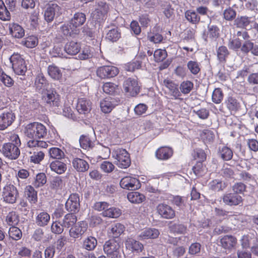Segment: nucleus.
Masks as SVG:
<instances>
[{"label": "nucleus", "mask_w": 258, "mask_h": 258, "mask_svg": "<svg viewBox=\"0 0 258 258\" xmlns=\"http://www.w3.org/2000/svg\"><path fill=\"white\" fill-rule=\"evenodd\" d=\"M25 135L30 139L27 146L29 148H47L48 145L46 142L38 139L44 138L47 135V128L42 123L38 122L29 123L24 130Z\"/></svg>", "instance_id": "nucleus-1"}, {"label": "nucleus", "mask_w": 258, "mask_h": 258, "mask_svg": "<svg viewBox=\"0 0 258 258\" xmlns=\"http://www.w3.org/2000/svg\"><path fill=\"white\" fill-rule=\"evenodd\" d=\"M7 138L8 142L3 144L0 152L6 158L10 160H16L20 155V138L18 134L14 133L9 134Z\"/></svg>", "instance_id": "nucleus-2"}, {"label": "nucleus", "mask_w": 258, "mask_h": 258, "mask_svg": "<svg viewBox=\"0 0 258 258\" xmlns=\"http://www.w3.org/2000/svg\"><path fill=\"white\" fill-rule=\"evenodd\" d=\"M12 69L17 75L24 76L27 71L25 59L18 53H14L10 58Z\"/></svg>", "instance_id": "nucleus-3"}, {"label": "nucleus", "mask_w": 258, "mask_h": 258, "mask_svg": "<svg viewBox=\"0 0 258 258\" xmlns=\"http://www.w3.org/2000/svg\"><path fill=\"white\" fill-rule=\"evenodd\" d=\"M120 242L115 239H109L103 245V250L108 258H121Z\"/></svg>", "instance_id": "nucleus-4"}, {"label": "nucleus", "mask_w": 258, "mask_h": 258, "mask_svg": "<svg viewBox=\"0 0 258 258\" xmlns=\"http://www.w3.org/2000/svg\"><path fill=\"white\" fill-rule=\"evenodd\" d=\"M17 188L12 184H7L3 188L2 197L4 202L7 204H13L19 197Z\"/></svg>", "instance_id": "nucleus-5"}, {"label": "nucleus", "mask_w": 258, "mask_h": 258, "mask_svg": "<svg viewBox=\"0 0 258 258\" xmlns=\"http://www.w3.org/2000/svg\"><path fill=\"white\" fill-rule=\"evenodd\" d=\"M119 72V69L117 67L110 65L100 67L96 71L97 76L103 79L114 78L118 74Z\"/></svg>", "instance_id": "nucleus-6"}, {"label": "nucleus", "mask_w": 258, "mask_h": 258, "mask_svg": "<svg viewBox=\"0 0 258 258\" xmlns=\"http://www.w3.org/2000/svg\"><path fill=\"white\" fill-rule=\"evenodd\" d=\"M115 158L116 165L118 167L125 169L128 167L131 163L129 153L125 149H119L115 151Z\"/></svg>", "instance_id": "nucleus-7"}, {"label": "nucleus", "mask_w": 258, "mask_h": 258, "mask_svg": "<svg viewBox=\"0 0 258 258\" xmlns=\"http://www.w3.org/2000/svg\"><path fill=\"white\" fill-rule=\"evenodd\" d=\"M125 92L129 96L135 97L140 92V87L137 79L128 78L126 79L123 84Z\"/></svg>", "instance_id": "nucleus-8"}, {"label": "nucleus", "mask_w": 258, "mask_h": 258, "mask_svg": "<svg viewBox=\"0 0 258 258\" xmlns=\"http://www.w3.org/2000/svg\"><path fill=\"white\" fill-rule=\"evenodd\" d=\"M219 242L225 252L229 253L236 248L237 239L232 235H225L220 238Z\"/></svg>", "instance_id": "nucleus-9"}, {"label": "nucleus", "mask_w": 258, "mask_h": 258, "mask_svg": "<svg viewBox=\"0 0 258 258\" xmlns=\"http://www.w3.org/2000/svg\"><path fill=\"white\" fill-rule=\"evenodd\" d=\"M223 202L229 206H237L242 205L243 202V199L239 195L233 192L225 193L222 197Z\"/></svg>", "instance_id": "nucleus-10"}, {"label": "nucleus", "mask_w": 258, "mask_h": 258, "mask_svg": "<svg viewBox=\"0 0 258 258\" xmlns=\"http://www.w3.org/2000/svg\"><path fill=\"white\" fill-rule=\"evenodd\" d=\"M156 210L158 214L163 219H171L175 217V210L172 207L165 203L159 204Z\"/></svg>", "instance_id": "nucleus-11"}, {"label": "nucleus", "mask_w": 258, "mask_h": 258, "mask_svg": "<svg viewBox=\"0 0 258 258\" xmlns=\"http://www.w3.org/2000/svg\"><path fill=\"white\" fill-rule=\"evenodd\" d=\"M88 228L87 223L83 221L78 222L75 226L71 227L69 230V235L74 239L82 237Z\"/></svg>", "instance_id": "nucleus-12"}, {"label": "nucleus", "mask_w": 258, "mask_h": 258, "mask_svg": "<svg viewBox=\"0 0 258 258\" xmlns=\"http://www.w3.org/2000/svg\"><path fill=\"white\" fill-rule=\"evenodd\" d=\"M16 118L11 110L4 111L0 115V130H4L10 126Z\"/></svg>", "instance_id": "nucleus-13"}, {"label": "nucleus", "mask_w": 258, "mask_h": 258, "mask_svg": "<svg viewBox=\"0 0 258 258\" xmlns=\"http://www.w3.org/2000/svg\"><path fill=\"white\" fill-rule=\"evenodd\" d=\"M65 207L68 212H78L80 208L79 195L76 193L71 194L66 203Z\"/></svg>", "instance_id": "nucleus-14"}, {"label": "nucleus", "mask_w": 258, "mask_h": 258, "mask_svg": "<svg viewBox=\"0 0 258 258\" xmlns=\"http://www.w3.org/2000/svg\"><path fill=\"white\" fill-rule=\"evenodd\" d=\"M162 84L168 89L170 96H172L175 99L180 98L181 94L177 83L171 79L167 78L163 80Z\"/></svg>", "instance_id": "nucleus-15"}, {"label": "nucleus", "mask_w": 258, "mask_h": 258, "mask_svg": "<svg viewBox=\"0 0 258 258\" xmlns=\"http://www.w3.org/2000/svg\"><path fill=\"white\" fill-rule=\"evenodd\" d=\"M219 36L220 29L215 25H208L207 31L203 35V38L206 42L216 41Z\"/></svg>", "instance_id": "nucleus-16"}, {"label": "nucleus", "mask_w": 258, "mask_h": 258, "mask_svg": "<svg viewBox=\"0 0 258 258\" xmlns=\"http://www.w3.org/2000/svg\"><path fill=\"white\" fill-rule=\"evenodd\" d=\"M59 32L61 33V36L66 38L75 37L80 33V30L78 28H76L71 22L68 23H64L59 28Z\"/></svg>", "instance_id": "nucleus-17"}, {"label": "nucleus", "mask_w": 258, "mask_h": 258, "mask_svg": "<svg viewBox=\"0 0 258 258\" xmlns=\"http://www.w3.org/2000/svg\"><path fill=\"white\" fill-rule=\"evenodd\" d=\"M125 248L134 253H140L144 249V245L139 241L136 240L132 238H127L125 242Z\"/></svg>", "instance_id": "nucleus-18"}, {"label": "nucleus", "mask_w": 258, "mask_h": 258, "mask_svg": "<svg viewBox=\"0 0 258 258\" xmlns=\"http://www.w3.org/2000/svg\"><path fill=\"white\" fill-rule=\"evenodd\" d=\"M108 10L109 7L105 2H99L97 8L95 9L93 14L94 18L99 22L103 20L106 17Z\"/></svg>", "instance_id": "nucleus-19"}, {"label": "nucleus", "mask_w": 258, "mask_h": 258, "mask_svg": "<svg viewBox=\"0 0 258 258\" xmlns=\"http://www.w3.org/2000/svg\"><path fill=\"white\" fill-rule=\"evenodd\" d=\"M253 22V20L251 17L238 15L234 20L233 25L236 28L246 29Z\"/></svg>", "instance_id": "nucleus-20"}, {"label": "nucleus", "mask_w": 258, "mask_h": 258, "mask_svg": "<svg viewBox=\"0 0 258 258\" xmlns=\"http://www.w3.org/2000/svg\"><path fill=\"white\" fill-rule=\"evenodd\" d=\"M92 103L85 98H81L78 99L76 105V109L80 114H87L89 113L92 109Z\"/></svg>", "instance_id": "nucleus-21"}, {"label": "nucleus", "mask_w": 258, "mask_h": 258, "mask_svg": "<svg viewBox=\"0 0 258 258\" xmlns=\"http://www.w3.org/2000/svg\"><path fill=\"white\" fill-rule=\"evenodd\" d=\"M160 232L158 229L154 228H147L143 229L138 236L141 240L154 239L159 237Z\"/></svg>", "instance_id": "nucleus-22"}, {"label": "nucleus", "mask_w": 258, "mask_h": 258, "mask_svg": "<svg viewBox=\"0 0 258 258\" xmlns=\"http://www.w3.org/2000/svg\"><path fill=\"white\" fill-rule=\"evenodd\" d=\"M173 154V149L168 146L160 147L155 152L156 157L160 160H167L171 158Z\"/></svg>", "instance_id": "nucleus-23"}, {"label": "nucleus", "mask_w": 258, "mask_h": 258, "mask_svg": "<svg viewBox=\"0 0 258 258\" xmlns=\"http://www.w3.org/2000/svg\"><path fill=\"white\" fill-rule=\"evenodd\" d=\"M125 227L120 223H115L111 225L108 230V235L112 239L118 238L123 233Z\"/></svg>", "instance_id": "nucleus-24"}, {"label": "nucleus", "mask_w": 258, "mask_h": 258, "mask_svg": "<svg viewBox=\"0 0 258 258\" xmlns=\"http://www.w3.org/2000/svg\"><path fill=\"white\" fill-rule=\"evenodd\" d=\"M139 182V180L136 178L127 176L121 178L119 184L121 187L123 189L135 190L137 188V184H138Z\"/></svg>", "instance_id": "nucleus-25"}, {"label": "nucleus", "mask_w": 258, "mask_h": 258, "mask_svg": "<svg viewBox=\"0 0 258 258\" xmlns=\"http://www.w3.org/2000/svg\"><path fill=\"white\" fill-rule=\"evenodd\" d=\"M61 8L56 3H49L44 13V18L48 22L53 21L55 14L61 13Z\"/></svg>", "instance_id": "nucleus-26"}, {"label": "nucleus", "mask_w": 258, "mask_h": 258, "mask_svg": "<svg viewBox=\"0 0 258 258\" xmlns=\"http://www.w3.org/2000/svg\"><path fill=\"white\" fill-rule=\"evenodd\" d=\"M44 99L47 104L52 106L58 107L60 104V96L55 91H47Z\"/></svg>", "instance_id": "nucleus-27"}, {"label": "nucleus", "mask_w": 258, "mask_h": 258, "mask_svg": "<svg viewBox=\"0 0 258 258\" xmlns=\"http://www.w3.org/2000/svg\"><path fill=\"white\" fill-rule=\"evenodd\" d=\"M10 34L16 38H21L25 35V30L19 24L10 23L8 24Z\"/></svg>", "instance_id": "nucleus-28"}, {"label": "nucleus", "mask_w": 258, "mask_h": 258, "mask_svg": "<svg viewBox=\"0 0 258 258\" xmlns=\"http://www.w3.org/2000/svg\"><path fill=\"white\" fill-rule=\"evenodd\" d=\"M51 170L58 174L64 173L67 169V165L62 160H55L49 164Z\"/></svg>", "instance_id": "nucleus-29"}, {"label": "nucleus", "mask_w": 258, "mask_h": 258, "mask_svg": "<svg viewBox=\"0 0 258 258\" xmlns=\"http://www.w3.org/2000/svg\"><path fill=\"white\" fill-rule=\"evenodd\" d=\"M81 47L80 43L71 40L66 43L64 47V50L67 54L74 55L80 51Z\"/></svg>", "instance_id": "nucleus-30"}, {"label": "nucleus", "mask_w": 258, "mask_h": 258, "mask_svg": "<svg viewBox=\"0 0 258 258\" xmlns=\"http://www.w3.org/2000/svg\"><path fill=\"white\" fill-rule=\"evenodd\" d=\"M79 143L82 149L90 150L94 147L96 141L91 139L88 135H82L80 137Z\"/></svg>", "instance_id": "nucleus-31"}, {"label": "nucleus", "mask_w": 258, "mask_h": 258, "mask_svg": "<svg viewBox=\"0 0 258 258\" xmlns=\"http://www.w3.org/2000/svg\"><path fill=\"white\" fill-rule=\"evenodd\" d=\"M24 195L31 204H35L37 202V191L32 186L29 185L25 187Z\"/></svg>", "instance_id": "nucleus-32"}, {"label": "nucleus", "mask_w": 258, "mask_h": 258, "mask_svg": "<svg viewBox=\"0 0 258 258\" xmlns=\"http://www.w3.org/2000/svg\"><path fill=\"white\" fill-rule=\"evenodd\" d=\"M116 105L115 100L111 97H106L100 102L101 110L105 113L111 112Z\"/></svg>", "instance_id": "nucleus-33"}, {"label": "nucleus", "mask_w": 258, "mask_h": 258, "mask_svg": "<svg viewBox=\"0 0 258 258\" xmlns=\"http://www.w3.org/2000/svg\"><path fill=\"white\" fill-rule=\"evenodd\" d=\"M74 168L78 172H85L89 168V163L85 160L75 158L72 161Z\"/></svg>", "instance_id": "nucleus-34"}, {"label": "nucleus", "mask_w": 258, "mask_h": 258, "mask_svg": "<svg viewBox=\"0 0 258 258\" xmlns=\"http://www.w3.org/2000/svg\"><path fill=\"white\" fill-rule=\"evenodd\" d=\"M50 217L46 212L43 211L38 213L35 217V223L39 227H44L48 225Z\"/></svg>", "instance_id": "nucleus-35"}, {"label": "nucleus", "mask_w": 258, "mask_h": 258, "mask_svg": "<svg viewBox=\"0 0 258 258\" xmlns=\"http://www.w3.org/2000/svg\"><path fill=\"white\" fill-rule=\"evenodd\" d=\"M47 71L48 76L54 80H59L62 78L60 69L54 64L49 65Z\"/></svg>", "instance_id": "nucleus-36"}, {"label": "nucleus", "mask_w": 258, "mask_h": 258, "mask_svg": "<svg viewBox=\"0 0 258 258\" xmlns=\"http://www.w3.org/2000/svg\"><path fill=\"white\" fill-rule=\"evenodd\" d=\"M227 109L231 112L237 111L240 107V103L234 97L228 96L225 101Z\"/></svg>", "instance_id": "nucleus-37"}, {"label": "nucleus", "mask_w": 258, "mask_h": 258, "mask_svg": "<svg viewBox=\"0 0 258 258\" xmlns=\"http://www.w3.org/2000/svg\"><path fill=\"white\" fill-rule=\"evenodd\" d=\"M218 154L224 161L230 160L233 156V151L226 146L219 148Z\"/></svg>", "instance_id": "nucleus-38"}, {"label": "nucleus", "mask_w": 258, "mask_h": 258, "mask_svg": "<svg viewBox=\"0 0 258 258\" xmlns=\"http://www.w3.org/2000/svg\"><path fill=\"white\" fill-rule=\"evenodd\" d=\"M127 198L128 201L134 204H140L146 199V197L138 191H132L128 193Z\"/></svg>", "instance_id": "nucleus-39"}, {"label": "nucleus", "mask_w": 258, "mask_h": 258, "mask_svg": "<svg viewBox=\"0 0 258 258\" xmlns=\"http://www.w3.org/2000/svg\"><path fill=\"white\" fill-rule=\"evenodd\" d=\"M50 158L55 160H62L65 158L66 155L63 151L57 147H51L48 150Z\"/></svg>", "instance_id": "nucleus-40"}, {"label": "nucleus", "mask_w": 258, "mask_h": 258, "mask_svg": "<svg viewBox=\"0 0 258 258\" xmlns=\"http://www.w3.org/2000/svg\"><path fill=\"white\" fill-rule=\"evenodd\" d=\"M47 84V80L46 78L43 73L40 71L36 76L34 83L35 86L37 89L40 90L45 88Z\"/></svg>", "instance_id": "nucleus-41"}, {"label": "nucleus", "mask_w": 258, "mask_h": 258, "mask_svg": "<svg viewBox=\"0 0 258 258\" xmlns=\"http://www.w3.org/2000/svg\"><path fill=\"white\" fill-rule=\"evenodd\" d=\"M184 15L187 21L191 24L196 25L201 21V17L193 10L186 11Z\"/></svg>", "instance_id": "nucleus-42"}, {"label": "nucleus", "mask_w": 258, "mask_h": 258, "mask_svg": "<svg viewBox=\"0 0 258 258\" xmlns=\"http://www.w3.org/2000/svg\"><path fill=\"white\" fill-rule=\"evenodd\" d=\"M86 15L83 13H76L71 20L72 24L76 28L82 26L86 21Z\"/></svg>", "instance_id": "nucleus-43"}, {"label": "nucleus", "mask_w": 258, "mask_h": 258, "mask_svg": "<svg viewBox=\"0 0 258 258\" xmlns=\"http://www.w3.org/2000/svg\"><path fill=\"white\" fill-rule=\"evenodd\" d=\"M192 170L194 173L198 177L204 176L207 172L206 166L201 161H197L192 167Z\"/></svg>", "instance_id": "nucleus-44"}, {"label": "nucleus", "mask_w": 258, "mask_h": 258, "mask_svg": "<svg viewBox=\"0 0 258 258\" xmlns=\"http://www.w3.org/2000/svg\"><path fill=\"white\" fill-rule=\"evenodd\" d=\"M217 56L220 62L225 63L229 55V52L225 46H219L217 50Z\"/></svg>", "instance_id": "nucleus-45"}, {"label": "nucleus", "mask_w": 258, "mask_h": 258, "mask_svg": "<svg viewBox=\"0 0 258 258\" xmlns=\"http://www.w3.org/2000/svg\"><path fill=\"white\" fill-rule=\"evenodd\" d=\"M77 216L73 213H68L63 217L62 223L64 227L70 228L76 224Z\"/></svg>", "instance_id": "nucleus-46"}, {"label": "nucleus", "mask_w": 258, "mask_h": 258, "mask_svg": "<svg viewBox=\"0 0 258 258\" xmlns=\"http://www.w3.org/2000/svg\"><path fill=\"white\" fill-rule=\"evenodd\" d=\"M194 84L193 82L189 80H185L182 81L179 85V89L181 94L184 95L189 94L194 89Z\"/></svg>", "instance_id": "nucleus-47"}, {"label": "nucleus", "mask_w": 258, "mask_h": 258, "mask_svg": "<svg viewBox=\"0 0 258 258\" xmlns=\"http://www.w3.org/2000/svg\"><path fill=\"white\" fill-rule=\"evenodd\" d=\"M191 156L194 160L202 162L205 161L207 159V154L205 151L201 148L195 149L191 153Z\"/></svg>", "instance_id": "nucleus-48"}, {"label": "nucleus", "mask_w": 258, "mask_h": 258, "mask_svg": "<svg viewBox=\"0 0 258 258\" xmlns=\"http://www.w3.org/2000/svg\"><path fill=\"white\" fill-rule=\"evenodd\" d=\"M38 43V40L36 36L31 35L25 38L21 44L27 48H32L36 47Z\"/></svg>", "instance_id": "nucleus-49"}, {"label": "nucleus", "mask_w": 258, "mask_h": 258, "mask_svg": "<svg viewBox=\"0 0 258 258\" xmlns=\"http://www.w3.org/2000/svg\"><path fill=\"white\" fill-rule=\"evenodd\" d=\"M97 244V239L93 236L86 238L83 242V247L87 250H93Z\"/></svg>", "instance_id": "nucleus-50"}, {"label": "nucleus", "mask_w": 258, "mask_h": 258, "mask_svg": "<svg viewBox=\"0 0 258 258\" xmlns=\"http://www.w3.org/2000/svg\"><path fill=\"white\" fill-rule=\"evenodd\" d=\"M8 233L10 238L16 241L21 239L22 237L21 230L15 226H11L9 228Z\"/></svg>", "instance_id": "nucleus-51"}, {"label": "nucleus", "mask_w": 258, "mask_h": 258, "mask_svg": "<svg viewBox=\"0 0 258 258\" xmlns=\"http://www.w3.org/2000/svg\"><path fill=\"white\" fill-rule=\"evenodd\" d=\"M103 215L105 217H107L112 218H116L119 217L121 214V210L117 208L110 207L108 208L107 210L103 212Z\"/></svg>", "instance_id": "nucleus-52"}, {"label": "nucleus", "mask_w": 258, "mask_h": 258, "mask_svg": "<svg viewBox=\"0 0 258 258\" xmlns=\"http://www.w3.org/2000/svg\"><path fill=\"white\" fill-rule=\"evenodd\" d=\"M65 186L66 183L60 177H56L51 182V188L56 191L61 190Z\"/></svg>", "instance_id": "nucleus-53"}, {"label": "nucleus", "mask_w": 258, "mask_h": 258, "mask_svg": "<svg viewBox=\"0 0 258 258\" xmlns=\"http://www.w3.org/2000/svg\"><path fill=\"white\" fill-rule=\"evenodd\" d=\"M6 220L9 225L13 226L19 223V216L16 212L12 211L8 213Z\"/></svg>", "instance_id": "nucleus-54"}, {"label": "nucleus", "mask_w": 258, "mask_h": 258, "mask_svg": "<svg viewBox=\"0 0 258 258\" xmlns=\"http://www.w3.org/2000/svg\"><path fill=\"white\" fill-rule=\"evenodd\" d=\"M187 68L194 75H197L201 72L200 63L197 61H188L187 63Z\"/></svg>", "instance_id": "nucleus-55"}, {"label": "nucleus", "mask_w": 258, "mask_h": 258, "mask_svg": "<svg viewBox=\"0 0 258 258\" xmlns=\"http://www.w3.org/2000/svg\"><path fill=\"white\" fill-rule=\"evenodd\" d=\"M121 37V33L118 29L113 28L107 32L106 38L111 42H116Z\"/></svg>", "instance_id": "nucleus-56"}, {"label": "nucleus", "mask_w": 258, "mask_h": 258, "mask_svg": "<svg viewBox=\"0 0 258 258\" xmlns=\"http://www.w3.org/2000/svg\"><path fill=\"white\" fill-rule=\"evenodd\" d=\"M0 80L7 87H11L14 85V81L13 79L7 75L2 68H0Z\"/></svg>", "instance_id": "nucleus-57"}, {"label": "nucleus", "mask_w": 258, "mask_h": 258, "mask_svg": "<svg viewBox=\"0 0 258 258\" xmlns=\"http://www.w3.org/2000/svg\"><path fill=\"white\" fill-rule=\"evenodd\" d=\"M224 93L220 88H215L212 95V100L215 104H220L223 100Z\"/></svg>", "instance_id": "nucleus-58"}, {"label": "nucleus", "mask_w": 258, "mask_h": 258, "mask_svg": "<svg viewBox=\"0 0 258 258\" xmlns=\"http://www.w3.org/2000/svg\"><path fill=\"white\" fill-rule=\"evenodd\" d=\"M200 137L203 141L206 143H210L214 141L215 135L210 130H204L200 134Z\"/></svg>", "instance_id": "nucleus-59"}, {"label": "nucleus", "mask_w": 258, "mask_h": 258, "mask_svg": "<svg viewBox=\"0 0 258 258\" xmlns=\"http://www.w3.org/2000/svg\"><path fill=\"white\" fill-rule=\"evenodd\" d=\"M232 191L238 195H243L247 191V186L242 182H236L232 186Z\"/></svg>", "instance_id": "nucleus-60"}, {"label": "nucleus", "mask_w": 258, "mask_h": 258, "mask_svg": "<svg viewBox=\"0 0 258 258\" xmlns=\"http://www.w3.org/2000/svg\"><path fill=\"white\" fill-rule=\"evenodd\" d=\"M142 63L141 60L134 59L125 65V70L128 72H134L141 68Z\"/></svg>", "instance_id": "nucleus-61"}, {"label": "nucleus", "mask_w": 258, "mask_h": 258, "mask_svg": "<svg viewBox=\"0 0 258 258\" xmlns=\"http://www.w3.org/2000/svg\"><path fill=\"white\" fill-rule=\"evenodd\" d=\"M11 18V15L8 10L4 2L0 0V19L3 21H8Z\"/></svg>", "instance_id": "nucleus-62"}, {"label": "nucleus", "mask_w": 258, "mask_h": 258, "mask_svg": "<svg viewBox=\"0 0 258 258\" xmlns=\"http://www.w3.org/2000/svg\"><path fill=\"white\" fill-rule=\"evenodd\" d=\"M236 16V11L230 7H229L223 11V18L227 21H231L235 20Z\"/></svg>", "instance_id": "nucleus-63"}, {"label": "nucleus", "mask_w": 258, "mask_h": 258, "mask_svg": "<svg viewBox=\"0 0 258 258\" xmlns=\"http://www.w3.org/2000/svg\"><path fill=\"white\" fill-rule=\"evenodd\" d=\"M44 156L45 154L42 151L34 152L30 157V162L35 164H39L44 159Z\"/></svg>", "instance_id": "nucleus-64"}]
</instances>
